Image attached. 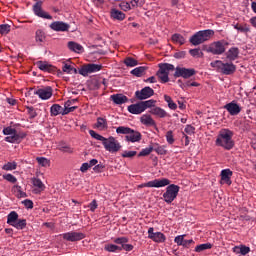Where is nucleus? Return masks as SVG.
<instances>
[{
  "instance_id": "1",
  "label": "nucleus",
  "mask_w": 256,
  "mask_h": 256,
  "mask_svg": "<svg viewBox=\"0 0 256 256\" xmlns=\"http://www.w3.org/2000/svg\"><path fill=\"white\" fill-rule=\"evenodd\" d=\"M217 147H222L226 151H231L235 147V141H233V131L229 129L220 130L216 141Z\"/></svg>"
},
{
  "instance_id": "2",
  "label": "nucleus",
  "mask_w": 256,
  "mask_h": 256,
  "mask_svg": "<svg viewBox=\"0 0 256 256\" xmlns=\"http://www.w3.org/2000/svg\"><path fill=\"white\" fill-rule=\"evenodd\" d=\"M116 133L117 135H125L124 141H127V143H139L143 139L141 132L127 126H119L116 128Z\"/></svg>"
},
{
  "instance_id": "3",
  "label": "nucleus",
  "mask_w": 256,
  "mask_h": 256,
  "mask_svg": "<svg viewBox=\"0 0 256 256\" xmlns=\"http://www.w3.org/2000/svg\"><path fill=\"white\" fill-rule=\"evenodd\" d=\"M72 103H77V99L67 100L64 103V108L59 104H53L50 107L51 117H57V115H69V113H73L77 107H71Z\"/></svg>"
},
{
  "instance_id": "4",
  "label": "nucleus",
  "mask_w": 256,
  "mask_h": 256,
  "mask_svg": "<svg viewBox=\"0 0 256 256\" xmlns=\"http://www.w3.org/2000/svg\"><path fill=\"white\" fill-rule=\"evenodd\" d=\"M210 67L215 69L217 73H222V75H233L237 71V66L233 62H223L221 60H216L210 63Z\"/></svg>"
},
{
  "instance_id": "5",
  "label": "nucleus",
  "mask_w": 256,
  "mask_h": 256,
  "mask_svg": "<svg viewBox=\"0 0 256 256\" xmlns=\"http://www.w3.org/2000/svg\"><path fill=\"white\" fill-rule=\"evenodd\" d=\"M215 35V31L212 29L200 30L192 35L189 39L191 45L197 47V45H202L206 41L211 40V38Z\"/></svg>"
},
{
  "instance_id": "6",
  "label": "nucleus",
  "mask_w": 256,
  "mask_h": 256,
  "mask_svg": "<svg viewBox=\"0 0 256 256\" xmlns=\"http://www.w3.org/2000/svg\"><path fill=\"white\" fill-rule=\"evenodd\" d=\"M3 135H9L4 138V141L6 143H16L19 144L25 137H27V134L24 132H17V129L11 128V127H6L3 129Z\"/></svg>"
},
{
  "instance_id": "7",
  "label": "nucleus",
  "mask_w": 256,
  "mask_h": 256,
  "mask_svg": "<svg viewBox=\"0 0 256 256\" xmlns=\"http://www.w3.org/2000/svg\"><path fill=\"white\" fill-rule=\"evenodd\" d=\"M7 224L21 231L27 227V220L19 219V214L16 211H11L7 215Z\"/></svg>"
},
{
  "instance_id": "8",
  "label": "nucleus",
  "mask_w": 256,
  "mask_h": 256,
  "mask_svg": "<svg viewBox=\"0 0 256 256\" xmlns=\"http://www.w3.org/2000/svg\"><path fill=\"white\" fill-rule=\"evenodd\" d=\"M226 45H228V43L225 40H219L212 42L209 46H203V51L212 53V55H223L226 51Z\"/></svg>"
},
{
  "instance_id": "9",
  "label": "nucleus",
  "mask_w": 256,
  "mask_h": 256,
  "mask_svg": "<svg viewBox=\"0 0 256 256\" xmlns=\"http://www.w3.org/2000/svg\"><path fill=\"white\" fill-rule=\"evenodd\" d=\"M179 189L180 187L175 184H170L169 186H167L166 193L163 194V199L165 203H168V205H170V203L174 202L175 199H177V195H179Z\"/></svg>"
},
{
  "instance_id": "10",
  "label": "nucleus",
  "mask_w": 256,
  "mask_h": 256,
  "mask_svg": "<svg viewBox=\"0 0 256 256\" xmlns=\"http://www.w3.org/2000/svg\"><path fill=\"white\" fill-rule=\"evenodd\" d=\"M102 145H104V149L109 151V153H118V151H121V143H119V141L112 136L105 138Z\"/></svg>"
},
{
  "instance_id": "11",
  "label": "nucleus",
  "mask_w": 256,
  "mask_h": 256,
  "mask_svg": "<svg viewBox=\"0 0 256 256\" xmlns=\"http://www.w3.org/2000/svg\"><path fill=\"white\" fill-rule=\"evenodd\" d=\"M197 71L193 68H185V67H176L174 77L179 78L182 77L183 79H191L193 75H196Z\"/></svg>"
},
{
  "instance_id": "12",
  "label": "nucleus",
  "mask_w": 256,
  "mask_h": 256,
  "mask_svg": "<svg viewBox=\"0 0 256 256\" xmlns=\"http://www.w3.org/2000/svg\"><path fill=\"white\" fill-rule=\"evenodd\" d=\"M64 241H69L70 243H75L77 241H81L85 239V233L82 232H75V231H70L66 232L60 235Z\"/></svg>"
},
{
  "instance_id": "13",
  "label": "nucleus",
  "mask_w": 256,
  "mask_h": 256,
  "mask_svg": "<svg viewBox=\"0 0 256 256\" xmlns=\"http://www.w3.org/2000/svg\"><path fill=\"white\" fill-rule=\"evenodd\" d=\"M34 95H38L42 101H47L53 97V88L51 86H45L34 90Z\"/></svg>"
},
{
  "instance_id": "14",
  "label": "nucleus",
  "mask_w": 256,
  "mask_h": 256,
  "mask_svg": "<svg viewBox=\"0 0 256 256\" xmlns=\"http://www.w3.org/2000/svg\"><path fill=\"white\" fill-rule=\"evenodd\" d=\"M153 95H155V91L153 90V88H151L149 86H146V87L142 88L141 90H137L135 92V97L139 101H145V99H149V98L153 97Z\"/></svg>"
},
{
  "instance_id": "15",
  "label": "nucleus",
  "mask_w": 256,
  "mask_h": 256,
  "mask_svg": "<svg viewBox=\"0 0 256 256\" xmlns=\"http://www.w3.org/2000/svg\"><path fill=\"white\" fill-rule=\"evenodd\" d=\"M33 12L36 17H40L41 19H53V16H51L49 13H47L45 10H43V2L38 1L33 5Z\"/></svg>"
},
{
  "instance_id": "16",
  "label": "nucleus",
  "mask_w": 256,
  "mask_h": 256,
  "mask_svg": "<svg viewBox=\"0 0 256 256\" xmlns=\"http://www.w3.org/2000/svg\"><path fill=\"white\" fill-rule=\"evenodd\" d=\"M167 185H171V180L167 178H162V179H154L152 181L144 183L140 187H155L159 189L161 187H167Z\"/></svg>"
},
{
  "instance_id": "17",
  "label": "nucleus",
  "mask_w": 256,
  "mask_h": 256,
  "mask_svg": "<svg viewBox=\"0 0 256 256\" xmlns=\"http://www.w3.org/2000/svg\"><path fill=\"white\" fill-rule=\"evenodd\" d=\"M154 231L155 228L153 227H150L148 229V239H151L152 241H154V243H165V241H167V237L165 236V234Z\"/></svg>"
},
{
  "instance_id": "18",
  "label": "nucleus",
  "mask_w": 256,
  "mask_h": 256,
  "mask_svg": "<svg viewBox=\"0 0 256 256\" xmlns=\"http://www.w3.org/2000/svg\"><path fill=\"white\" fill-rule=\"evenodd\" d=\"M101 69H103V66L99 64H87L79 70V74L83 75V77H87L89 73H97L98 71H101Z\"/></svg>"
},
{
  "instance_id": "19",
  "label": "nucleus",
  "mask_w": 256,
  "mask_h": 256,
  "mask_svg": "<svg viewBox=\"0 0 256 256\" xmlns=\"http://www.w3.org/2000/svg\"><path fill=\"white\" fill-rule=\"evenodd\" d=\"M49 27L50 29H52V31L65 33L66 31H69L71 26L68 23H65L63 21H55V22H52L49 25Z\"/></svg>"
},
{
  "instance_id": "20",
  "label": "nucleus",
  "mask_w": 256,
  "mask_h": 256,
  "mask_svg": "<svg viewBox=\"0 0 256 256\" xmlns=\"http://www.w3.org/2000/svg\"><path fill=\"white\" fill-rule=\"evenodd\" d=\"M114 243H116V245H121L120 246L121 251H122V249L124 251H133V249H134L132 244H127V243H129V238H127V237L116 238L114 240Z\"/></svg>"
},
{
  "instance_id": "21",
  "label": "nucleus",
  "mask_w": 256,
  "mask_h": 256,
  "mask_svg": "<svg viewBox=\"0 0 256 256\" xmlns=\"http://www.w3.org/2000/svg\"><path fill=\"white\" fill-rule=\"evenodd\" d=\"M224 109H226V111H228V113L232 116L239 115L241 113V106H239V104H237L235 101L224 105Z\"/></svg>"
},
{
  "instance_id": "22",
  "label": "nucleus",
  "mask_w": 256,
  "mask_h": 256,
  "mask_svg": "<svg viewBox=\"0 0 256 256\" xmlns=\"http://www.w3.org/2000/svg\"><path fill=\"white\" fill-rule=\"evenodd\" d=\"M127 109L132 115H141V113H145V109L143 108L141 101L136 104L129 105Z\"/></svg>"
},
{
  "instance_id": "23",
  "label": "nucleus",
  "mask_w": 256,
  "mask_h": 256,
  "mask_svg": "<svg viewBox=\"0 0 256 256\" xmlns=\"http://www.w3.org/2000/svg\"><path fill=\"white\" fill-rule=\"evenodd\" d=\"M221 183H226V185H231V177H233V171L231 169H224L221 171Z\"/></svg>"
},
{
  "instance_id": "24",
  "label": "nucleus",
  "mask_w": 256,
  "mask_h": 256,
  "mask_svg": "<svg viewBox=\"0 0 256 256\" xmlns=\"http://www.w3.org/2000/svg\"><path fill=\"white\" fill-rule=\"evenodd\" d=\"M140 123L146 127H156L157 123L154 121L153 117L149 114H144L140 118Z\"/></svg>"
},
{
  "instance_id": "25",
  "label": "nucleus",
  "mask_w": 256,
  "mask_h": 256,
  "mask_svg": "<svg viewBox=\"0 0 256 256\" xmlns=\"http://www.w3.org/2000/svg\"><path fill=\"white\" fill-rule=\"evenodd\" d=\"M110 18L113 19V21H124L125 13L117 10V8H112L110 9Z\"/></svg>"
},
{
  "instance_id": "26",
  "label": "nucleus",
  "mask_w": 256,
  "mask_h": 256,
  "mask_svg": "<svg viewBox=\"0 0 256 256\" xmlns=\"http://www.w3.org/2000/svg\"><path fill=\"white\" fill-rule=\"evenodd\" d=\"M150 113L151 115H155L160 119H165V117H169V114L167 113V111H165V109L158 106L151 108Z\"/></svg>"
},
{
  "instance_id": "27",
  "label": "nucleus",
  "mask_w": 256,
  "mask_h": 256,
  "mask_svg": "<svg viewBox=\"0 0 256 256\" xmlns=\"http://www.w3.org/2000/svg\"><path fill=\"white\" fill-rule=\"evenodd\" d=\"M36 67L40 69V71H44L45 73H53L55 71V67L53 65H50L47 62L38 61L36 63Z\"/></svg>"
},
{
  "instance_id": "28",
  "label": "nucleus",
  "mask_w": 256,
  "mask_h": 256,
  "mask_svg": "<svg viewBox=\"0 0 256 256\" xmlns=\"http://www.w3.org/2000/svg\"><path fill=\"white\" fill-rule=\"evenodd\" d=\"M234 29L238 31V33H243L244 35H247V33H251V26L246 23H236L233 24Z\"/></svg>"
},
{
  "instance_id": "29",
  "label": "nucleus",
  "mask_w": 256,
  "mask_h": 256,
  "mask_svg": "<svg viewBox=\"0 0 256 256\" xmlns=\"http://www.w3.org/2000/svg\"><path fill=\"white\" fill-rule=\"evenodd\" d=\"M226 58L228 59V61H235L236 59H239V48H230L226 53Z\"/></svg>"
},
{
  "instance_id": "30",
  "label": "nucleus",
  "mask_w": 256,
  "mask_h": 256,
  "mask_svg": "<svg viewBox=\"0 0 256 256\" xmlns=\"http://www.w3.org/2000/svg\"><path fill=\"white\" fill-rule=\"evenodd\" d=\"M111 99L116 105H123V103L129 101V98L123 94H113L111 95Z\"/></svg>"
},
{
  "instance_id": "31",
  "label": "nucleus",
  "mask_w": 256,
  "mask_h": 256,
  "mask_svg": "<svg viewBox=\"0 0 256 256\" xmlns=\"http://www.w3.org/2000/svg\"><path fill=\"white\" fill-rule=\"evenodd\" d=\"M175 66L173 64L169 63H163L159 64V70L161 73H164L165 75H169L170 71H175Z\"/></svg>"
},
{
  "instance_id": "32",
  "label": "nucleus",
  "mask_w": 256,
  "mask_h": 256,
  "mask_svg": "<svg viewBox=\"0 0 256 256\" xmlns=\"http://www.w3.org/2000/svg\"><path fill=\"white\" fill-rule=\"evenodd\" d=\"M234 253H240V255H247L251 252V248L245 245L235 246L233 248Z\"/></svg>"
},
{
  "instance_id": "33",
  "label": "nucleus",
  "mask_w": 256,
  "mask_h": 256,
  "mask_svg": "<svg viewBox=\"0 0 256 256\" xmlns=\"http://www.w3.org/2000/svg\"><path fill=\"white\" fill-rule=\"evenodd\" d=\"M68 49H70V51H74V53H81V51H83V46L79 43L70 41L68 42Z\"/></svg>"
},
{
  "instance_id": "34",
  "label": "nucleus",
  "mask_w": 256,
  "mask_h": 256,
  "mask_svg": "<svg viewBox=\"0 0 256 256\" xmlns=\"http://www.w3.org/2000/svg\"><path fill=\"white\" fill-rule=\"evenodd\" d=\"M104 251H107L108 253H119L121 252V246H117L115 244H105Z\"/></svg>"
},
{
  "instance_id": "35",
  "label": "nucleus",
  "mask_w": 256,
  "mask_h": 256,
  "mask_svg": "<svg viewBox=\"0 0 256 256\" xmlns=\"http://www.w3.org/2000/svg\"><path fill=\"white\" fill-rule=\"evenodd\" d=\"M95 126L97 129H100L101 131H103V129H107V119L98 117Z\"/></svg>"
},
{
  "instance_id": "36",
  "label": "nucleus",
  "mask_w": 256,
  "mask_h": 256,
  "mask_svg": "<svg viewBox=\"0 0 256 256\" xmlns=\"http://www.w3.org/2000/svg\"><path fill=\"white\" fill-rule=\"evenodd\" d=\"M142 103V107L144 108V111H147V109H153V107H156L157 100L150 99L147 101H140Z\"/></svg>"
},
{
  "instance_id": "37",
  "label": "nucleus",
  "mask_w": 256,
  "mask_h": 256,
  "mask_svg": "<svg viewBox=\"0 0 256 256\" xmlns=\"http://www.w3.org/2000/svg\"><path fill=\"white\" fill-rule=\"evenodd\" d=\"M145 71H147V67L145 66H140L137 68H134L133 70H131V75H134L135 77H141L143 75V73H145Z\"/></svg>"
},
{
  "instance_id": "38",
  "label": "nucleus",
  "mask_w": 256,
  "mask_h": 256,
  "mask_svg": "<svg viewBox=\"0 0 256 256\" xmlns=\"http://www.w3.org/2000/svg\"><path fill=\"white\" fill-rule=\"evenodd\" d=\"M155 149V146L150 145L147 148L142 149L139 154L138 157H147V155H151V153H153V150Z\"/></svg>"
},
{
  "instance_id": "39",
  "label": "nucleus",
  "mask_w": 256,
  "mask_h": 256,
  "mask_svg": "<svg viewBox=\"0 0 256 256\" xmlns=\"http://www.w3.org/2000/svg\"><path fill=\"white\" fill-rule=\"evenodd\" d=\"M58 150L62 151V153H73V148L65 144V142H61L58 144Z\"/></svg>"
},
{
  "instance_id": "40",
  "label": "nucleus",
  "mask_w": 256,
  "mask_h": 256,
  "mask_svg": "<svg viewBox=\"0 0 256 256\" xmlns=\"http://www.w3.org/2000/svg\"><path fill=\"white\" fill-rule=\"evenodd\" d=\"M62 71L64 73H67L69 75L75 73L77 74V69L75 67H73L72 65H69L67 63H64L63 67H62Z\"/></svg>"
},
{
  "instance_id": "41",
  "label": "nucleus",
  "mask_w": 256,
  "mask_h": 256,
  "mask_svg": "<svg viewBox=\"0 0 256 256\" xmlns=\"http://www.w3.org/2000/svg\"><path fill=\"white\" fill-rule=\"evenodd\" d=\"M164 101H166V103H168V107L169 109H171L172 111H175L177 109V104L173 101V99L171 98V96L169 95H164Z\"/></svg>"
},
{
  "instance_id": "42",
  "label": "nucleus",
  "mask_w": 256,
  "mask_h": 256,
  "mask_svg": "<svg viewBox=\"0 0 256 256\" xmlns=\"http://www.w3.org/2000/svg\"><path fill=\"white\" fill-rule=\"evenodd\" d=\"M36 161L40 165V167H50L51 165V160L45 157H37Z\"/></svg>"
},
{
  "instance_id": "43",
  "label": "nucleus",
  "mask_w": 256,
  "mask_h": 256,
  "mask_svg": "<svg viewBox=\"0 0 256 256\" xmlns=\"http://www.w3.org/2000/svg\"><path fill=\"white\" fill-rule=\"evenodd\" d=\"M212 247H213V244L211 243L200 244L195 247V252L201 253L202 251H207V249H211Z\"/></svg>"
},
{
  "instance_id": "44",
  "label": "nucleus",
  "mask_w": 256,
  "mask_h": 256,
  "mask_svg": "<svg viewBox=\"0 0 256 256\" xmlns=\"http://www.w3.org/2000/svg\"><path fill=\"white\" fill-rule=\"evenodd\" d=\"M3 171H15L17 169V162H8L2 166Z\"/></svg>"
},
{
  "instance_id": "45",
  "label": "nucleus",
  "mask_w": 256,
  "mask_h": 256,
  "mask_svg": "<svg viewBox=\"0 0 256 256\" xmlns=\"http://www.w3.org/2000/svg\"><path fill=\"white\" fill-rule=\"evenodd\" d=\"M124 64L126 65V67H137V65H139V62L131 57H127L124 59Z\"/></svg>"
},
{
  "instance_id": "46",
  "label": "nucleus",
  "mask_w": 256,
  "mask_h": 256,
  "mask_svg": "<svg viewBox=\"0 0 256 256\" xmlns=\"http://www.w3.org/2000/svg\"><path fill=\"white\" fill-rule=\"evenodd\" d=\"M32 185H34V187H37L38 189H40V191L45 190V184H43V181H41V179H39V178H32Z\"/></svg>"
},
{
  "instance_id": "47",
  "label": "nucleus",
  "mask_w": 256,
  "mask_h": 256,
  "mask_svg": "<svg viewBox=\"0 0 256 256\" xmlns=\"http://www.w3.org/2000/svg\"><path fill=\"white\" fill-rule=\"evenodd\" d=\"M45 32L43 30H37L35 34V39L37 43H43L45 41Z\"/></svg>"
},
{
  "instance_id": "48",
  "label": "nucleus",
  "mask_w": 256,
  "mask_h": 256,
  "mask_svg": "<svg viewBox=\"0 0 256 256\" xmlns=\"http://www.w3.org/2000/svg\"><path fill=\"white\" fill-rule=\"evenodd\" d=\"M154 146L153 151H155L158 155H167V151L165 150V146H159V144H152Z\"/></svg>"
},
{
  "instance_id": "49",
  "label": "nucleus",
  "mask_w": 256,
  "mask_h": 256,
  "mask_svg": "<svg viewBox=\"0 0 256 256\" xmlns=\"http://www.w3.org/2000/svg\"><path fill=\"white\" fill-rule=\"evenodd\" d=\"M172 41L179 43L180 45H185V37H183L181 34L172 35Z\"/></svg>"
},
{
  "instance_id": "50",
  "label": "nucleus",
  "mask_w": 256,
  "mask_h": 256,
  "mask_svg": "<svg viewBox=\"0 0 256 256\" xmlns=\"http://www.w3.org/2000/svg\"><path fill=\"white\" fill-rule=\"evenodd\" d=\"M89 135L91 137H93V139H96L97 141H102V144L105 141V137H103L101 134H98L97 132H95L94 130H89Z\"/></svg>"
},
{
  "instance_id": "51",
  "label": "nucleus",
  "mask_w": 256,
  "mask_h": 256,
  "mask_svg": "<svg viewBox=\"0 0 256 256\" xmlns=\"http://www.w3.org/2000/svg\"><path fill=\"white\" fill-rule=\"evenodd\" d=\"M156 75H157L158 79H160L161 83H169V75L168 74H165L158 70Z\"/></svg>"
},
{
  "instance_id": "52",
  "label": "nucleus",
  "mask_w": 256,
  "mask_h": 256,
  "mask_svg": "<svg viewBox=\"0 0 256 256\" xmlns=\"http://www.w3.org/2000/svg\"><path fill=\"white\" fill-rule=\"evenodd\" d=\"M11 31V26L9 24L0 25V35H7Z\"/></svg>"
},
{
  "instance_id": "53",
  "label": "nucleus",
  "mask_w": 256,
  "mask_h": 256,
  "mask_svg": "<svg viewBox=\"0 0 256 256\" xmlns=\"http://www.w3.org/2000/svg\"><path fill=\"white\" fill-rule=\"evenodd\" d=\"M26 109L30 119H35V117H37V111L33 106H27Z\"/></svg>"
},
{
  "instance_id": "54",
  "label": "nucleus",
  "mask_w": 256,
  "mask_h": 256,
  "mask_svg": "<svg viewBox=\"0 0 256 256\" xmlns=\"http://www.w3.org/2000/svg\"><path fill=\"white\" fill-rule=\"evenodd\" d=\"M166 141L169 145H173V143H175V138L173 136V131L169 130L166 133Z\"/></svg>"
},
{
  "instance_id": "55",
  "label": "nucleus",
  "mask_w": 256,
  "mask_h": 256,
  "mask_svg": "<svg viewBox=\"0 0 256 256\" xmlns=\"http://www.w3.org/2000/svg\"><path fill=\"white\" fill-rule=\"evenodd\" d=\"M3 179L9 183H17V177H15L13 174H4Z\"/></svg>"
},
{
  "instance_id": "56",
  "label": "nucleus",
  "mask_w": 256,
  "mask_h": 256,
  "mask_svg": "<svg viewBox=\"0 0 256 256\" xmlns=\"http://www.w3.org/2000/svg\"><path fill=\"white\" fill-rule=\"evenodd\" d=\"M130 5L132 6V9H135V7H143V5H145V0H132Z\"/></svg>"
},
{
  "instance_id": "57",
  "label": "nucleus",
  "mask_w": 256,
  "mask_h": 256,
  "mask_svg": "<svg viewBox=\"0 0 256 256\" xmlns=\"http://www.w3.org/2000/svg\"><path fill=\"white\" fill-rule=\"evenodd\" d=\"M189 53L192 57H201L203 55V52L199 48L190 49Z\"/></svg>"
},
{
  "instance_id": "58",
  "label": "nucleus",
  "mask_w": 256,
  "mask_h": 256,
  "mask_svg": "<svg viewBox=\"0 0 256 256\" xmlns=\"http://www.w3.org/2000/svg\"><path fill=\"white\" fill-rule=\"evenodd\" d=\"M184 241L185 235H178L174 238V243H176L178 246H183Z\"/></svg>"
},
{
  "instance_id": "59",
  "label": "nucleus",
  "mask_w": 256,
  "mask_h": 256,
  "mask_svg": "<svg viewBox=\"0 0 256 256\" xmlns=\"http://www.w3.org/2000/svg\"><path fill=\"white\" fill-rule=\"evenodd\" d=\"M120 9H122V11H131L133 7L131 6V2H122L120 4Z\"/></svg>"
},
{
  "instance_id": "60",
  "label": "nucleus",
  "mask_w": 256,
  "mask_h": 256,
  "mask_svg": "<svg viewBox=\"0 0 256 256\" xmlns=\"http://www.w3.org/2000/svg\"><path fill=\"white\" fill-rule=\"evenodd\" d=\"M137 155V151H124L122 153V157L131 159V157H135Z\"/></svg>"
},
{
  "instance_id": "61",
  "label": "nucleus",
  "mask_w": 256,
  "mask_h": 256,
  "mask_svg": "<svg viewBox=\"0 0 256 256\" xmlns=\"http://www.w3.org/2000/svg\"><path fill=\"white\" fill-rule=\"evenodd\" d=\"M22 205L26 207V209H33V201L26 199L22 201Z\"/></svg>"
},
{
  "instance_id": "62",
  "label": "nucleus",
  "mask_w": 256,
  "mask_h": 256,
  "mask_svg": "<svg viewBox=\"0 0 256 256\" xmlns=\"http://www.w3.org/2000/svg\"><path fill=\"white\" fill-rule=\"evenodd\" d=\"M14 187H15V189L18 191V197H20V198H25V197H27V193H25V192H23V191L21 190V186L16 185V186H14Z\"/></svg>"
},
{
  "instance_id": "63",
  "label": "nucleus",
  "mask_w": 256,
  "mask_h": 256,
  "mask_svg": "<svg viewBox=\"0 0 256 256\" xmlns=\"http://www.w3.org/2000/svg\"><path fill=\"white\" fill-rule=\"evenodd\" d=\"M97 207H99V205L97 204V200H93V201L88 205V208L90 209V211H92V213H94V211L97 209Z\"/></svg>"
},
{
  "instance_id": "64",
  "label": "nucleus",
  "mask_w": 256,
  "mask_h": 256,
  "mask_svg": "<svg viewBox=\"0 0 256 256\" xmlns=\"http://www.w3.org/2000/svg\"><path fill=\"white\" fill-rule=\"evenodd\" d=\"M185 133H187V135H193V133H195V127L191 126V125H187L184 129Z\"/></svg>"
}]
</instances>
